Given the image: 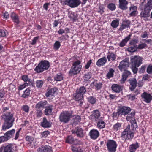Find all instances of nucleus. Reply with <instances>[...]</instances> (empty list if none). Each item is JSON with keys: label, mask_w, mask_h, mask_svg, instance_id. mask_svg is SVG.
<instances>
[{"label": "nucleus", "mask_w": 152, "mask_h": 152, "mask_svg": "<svg viewBox=\"0 0 152 152\" xmlns=\"http://www.w3.org/2000/svg\"><path fill=\"white\" fill-rule=\"evenodd\" d=\"M131 128V129L130 125L129 124L122 132L121 137L123 140L125 141H131L133 139L135 133V131L137 128Z\"/></svg>", "instance_id": "nucleus-1"}, {"label": "nucleus", "mask_w": 152, "mask_h": 152, "mask_svg": "<svg viewBox=\"0 0 152 152\" xmlns=\"http://www.w3.org/2000/svg\"><path fill=\"white\" fill-rule=\"evenodd\" d=\"M132 65L131 68L134 74L137 73L138 67L142 64V58L138 56H132L131 59Z\"/></svg>", "instance_id": "nucleus-2"}, {"label": "nucleus", "mask_w": 152, "mask_h": 152, "mask_svg": "<svg viewBox=\"0 0 152 152\" xmlns=\"http://www.w3.org/2000/svg\"><path fill=\"white\" fill-rule=\"evenodd\" d=\"M13 115H3L2 117L4 118V122L2 126V129L5 130L12 126L15 119Z\"/></svg>", "instance_id": "nucleus-3"}, {"label": "nucleus", "mask_w": 152, "mask_h": 152, "mask_svg": "<svg viewBox=\"0 0 152 152\" xmlns=\"http://www.w3.org/2000/svg\"><path fill=\"white\" fill-rule=\"evenodd\" d=\"M80 61L79 60L73 63L72 66L69 72L70 75H74L80 72L82 68V66L80 65Z\"/></svg>", "instance_id": "nucleus-4"}, {"label": "nucleus", "mask_w": 152, "mask_h": 152, "mask_svg": "<svg viewBox=\"0 0 152 152\" xmlns=\"http://www.w3.org/2000/svg\"><path fill=\"white\" fill-rule=\"evenodd\" d=\"M50 65L49 62L47 61H42L36 67L34 70L38 73L42 72L47 70Z\"/></svg>", "instance_id": "nucleus-5"}, {"label": "nucleus", "mask_w": 152, "mask_h": 152, "mask_svg": "<svg viewBox=\"0 0 152 152\" xmlns=\"http://www.w3.org/2000/svg\"><path fill=\"white\" fill-rule=\"evenodd\" d=\"M60 2L63 5H66L71 8L77 7L81 3L80 0H60Z\"/></svg>", "instance_id": "nucleus-6"}, {"label": "nucleus", "mask_w": 152, "mask_h": 152, "mask_svg": "<svg viewBox=\"0 0 152 152\" xmlns=\"http://www.w3.org/2000/svg\"><path fill=\"white\" fill-rule=\"evenodd\" d=\"M15 130L13 129L7 132L4 134V136L0 137V144L1 142L7 141L10 138H13Z\"/></svg>", "instance_id": "nucleus-7"}, {"label": "nucleus", "mask_w": 152, "mask_h": 152, "mask_svg": "<svg viewBox=\"0 0 152 152\" xmlns=\"http://www.w3.org/2000/svg\"><path fill=\"white\" fill-rule=\"evenodd\" d=\"M106 146L108 152H115L117 146L116 142L113 140H108Z\"/></svg>", "instance_id": "nucleus-8"}, {"label": "nucleus", "mask_w": 152, "mask_h": 152, "mask_svg": "<svg viewBox=\"0 0 152 152\" xmlns=\"http://www.w3.org/2000/svg\"><path fill=\"white\" fill-rule=\"evenodd\" d=\"M129 59L125 58L120 62L118 68L121 71H122L129 67Z\"/></svg>", "instance_id": "nucleus-9"}, {"label": "nucleus", "mask_w": 152, "mask_h": 152, "mask_svg": "<svg viewBox=\"0 0 152 152\" xmlns=\"http://www.w3.org/2000/svg\"><path fill=\"white\" fill-rule=\"evenodd\" d=\"M71 132L72 134H76L78 137L82 138L84 136L83 129L80 127L77 126L73 129L71 130Z\"/></svg>", "instance_id": "nucleus-10"}, {"label": "nucleus", "mask_w": 152, "mask_h": 152, "mask_svg": "<svg viewBox=\"0 0 152 152\" xmlns=\"http://www.w3.org/2000/svg\"><path fill=\"white\" fill-rule=\"evenodd\" d=\"M126 116V120L131 123V127L133 128H137V125L136 120L135 119V115H128Z\"/></svg>", "instance_id": "nucleus-11"}, {"label": "nucleus", "mask_w": 152, "mask_h": 152, "mask_svg": "<svg viewBox=\"0 0 152 152\" xmlns=\"http://www.w3.org/2000/svg\"><path fill=\"white\" fill-rule=\"evenodd\" d=\"M88 135L91 139L94 140L97 139L99 137L100 133L99 131L97 129H93L90 131Z\"/></svg>", "instance_id": "nucleus-12"}, {"label": "nucleus", "mask_w": 152, "mask_h": 152, "mask_svg": "<svg viewBox=\"0 0 152 152\" xmlns=\"http://www.w3.org/2000/svg\"><path fill=\"white\" fill-rule=\"evenodd\" d=\"M47 104V102L46 101H42L37 103L36 106V109L37 111V113L38 114L41 113L42 112L41 110H40V109L41 108H44Z\"/></svg>", "instance_id": "nucleus-13"}, {"label": "nucleus", "mask_w": 152, "mask_h": 152, "mask_svg": "<svg viewBox=\"0 0 152 152\" xmlns=\"http://www.w3.org/2000/svg\"><path fill=\"white\" fill-rule=\"evenodd\" d=\"M132 110V109L129 107L123 106L119 107L118 109V114H128Z\"/></svg>", "instance_id": "nucleus-14"}, {"label": "nucleus", "mask_w": 152, "mask_h": 152, "mask_svg": "<svg viewBox=\"0 0 152 152\" xmlns=\"http://www.w3.org/2000/svg\"><path fill=\"white\" fill-rule=\"evenodd\" d=\"M141 96L143 100L147 103H150L152 99L151 95L146 92H144L142 93Z\"/></svg>", "instance_id": "nucleus-15"}, {"label": "nucleus", "mask_w": 152, "mask_h": 152, "mask_svg": "<svg viewBox=\"0 0 152 152\" xmlns=\"http://www.w3.org/2000/svg\"><path fill=\"white\" fill-rule=\"evenodd\" d=\"M38 152H52V148L48 145L41 146L37 149Z\"/></svg>", "instance_id": "nucleus-16"}, {"label": "nucleus", "mask_w": 152, "mask_h": 152, "mask_svg": "<svg viewBox=\"0 0 152 152\" xmlns=\"http://www.w3.org/2000/svg\"><path fill=\"white\" fill-rule=\"evenodd\" d=\"M41 126L44 128H50L51 126L52 123L48 121L47 118L44 117L43 118L42 121L41 122Z\"/></svg>", "instance_id": "nucleus-17"}, {"label": "nucleus", "mask_w": 152, "mask_h": 152, "mask_svg": "<svg viewBox=\"0 0 152 152\" xmlns=\"http://www.w3.org/2000/svg\"><path fill=\"white\" fill-rule=\"evenodd\" d=\"M119 7L121 10H126L128 9V2L126 0H119Z\"/></svg>", "instance_id": "nucleus-18"}, {"label": "nucleus", "mask_w": 152, "mask_h": 152, "mask_svg": "<svg viewBox=\"0 0 152 152\" xmlns=\"http://www.w3.org/2000/svg\"><path fill=\"white\" fill-rule=\"evenodd\" d=\"M72 115H60V121L65 123H67L69 121Z\"/></svg>", "instance_id": "nucleus-19"}, {"label": "nucleus", "mask_w": 152, "mask_h": 152, "mask_svg": "<svg viewBox=\"0 0 152 152\" xmlns=\"http://www.w3.org/2000/svg\"><path fill=\"white\" fill-rule=\"evenodd\" d=\"M127 81L129 83L131 87L129 88L131 91H133L137 86V81L135 78L130 79L128 80Z\"/></svg>", "instance_id": "nucleus-20"}, {"label": "nucleus", "mask_w": 152, "mask_h": 152, "mask_svg": "<svg viewBox=\"0 0 152 152\" xmlns=\"http://www.w3.org/2000/svg\"><path fill=\"white\" fill-rule=\"evenodd\" d=\"M139 147V143L138 142H136L129 145V151L130 152H135Z\"/></svg>", "instance_id": "nucleus-21"}, {"label": "nucleus", "mask_w": 152, "mask_h": 152, "mask_svg": "<svg viewBox=\"0 0 152 152\" xmlns=\"http://www.w3.org/2000/svg\"><path fill=\"white\" fill-rule=\"evenodd\" d=\"M57 91L56 88H51L48 90V91L45 94V96L47 97H51V98L53 97V94Z\"/></svg>", "instance_id": "nucleus-22"}, {"label": "nucleus", "mask_w": 152, "mask_h": 152, "mask_svg": "<svg viewBox=\"0 0 152 152\" xmlns=\"http://www.w3.org/2000/svg\"><path fill=\"white\" fill-rule=\"evenodd\" d=\"M144 11H142L140 14L141 17L146 18L148 17L149 15L150 12L151 10L145 8L144 7Z\"/></svg>", "instance_id": "nucleus-23"}, {"label": "nucleus", "mask_w": 152, "mask_h": 152, "mask_svg": "<svg viewBox=\"0 0 152 152\" xmlns=\"http://www.w3.org/2000/svg\"><path fill=\"white\" fill-rule=\"evenodd\" d=\"M14 150L13 145L10 144L4 147L3 152H13Z\"/></svg>", "instance_id": "nucleus-24"}, {"label": "nucleus", "mask_w": 152, "mask_h": 152, "mask_svg": "<svg viewBox=\"0 0 152 152\" xmlns=\"http://www.w3.org/2000/svg\"><path fill=\"white\" fill-rule=\"evenodd\" d=\"M130 16H133L135 15L137 10V7L134 5H132L129 8Z\"/></svg>", "instance_id": "nucleus-25"}, {"label": "nucleus", "mask_w": 152, "mask_h": 152, "mask_svg": "<svg viewBox=\"0 0 152 152\" xmlns=\"http://www.w3.org/2000/svg\"><path fill=\"white\" fill-rule=\"evenodd\" d=\"M107 60L106 57H102L99 59L96 63V65L98 66H101L104 65L107 62Z\"/></svg>", "instance_id": "nucleus-26"}, {"label": "nucleus", "mask_w": 152, "mask_h": 152, "mask_svg": "<svg viewBox=\"0 0 152 152\" xmlns=\"http://www.w3.org/2000/svg\"><path fill=\"white\" fill-rule=\"evenodd\" d=\"M107 58L109 61H113L116 58V56L113 53H109L107 56Z\"/></svg>", "instance_id": "nucleus-27"}, {"label": "nucleus", "mask_w": 152, "mask_h": 152, "mask_svg": "<svg viewBox=\"0 0 152 152\" xmlns=\"http://www.w3.org/2000/svg\"><path fill=\"white\" fill-rule=\"evenodd\" d=\"M92 84H93L94 86L95 87V88L96 90H99L100 89L102 86V84L101 83L98 82L97 80H95L93 82Z\"/></svg>", "instance_id": "nucleus-28"}, {"label": "nucleus", "mask_w": 152, "mask_h": 152, "mask_svg": "<svg viewBox=\"0 0 152 152\" xmlns=\"http://www.w3.org/2000/svg\"><path fill=\"white\" fill-rule=\"evenodd\" d=\"M22 79L24 82H25V85H30L31 84L30 79L28 78L27 75H23L22 77Z\"/></svg>", "instance_id": "nucleus-29"}, {"label": "nucleus", "mask_w": 152, "mask_h": 152, "mask_svg": "<svg viewBox=\"0 0 152 152\" xmlns=\"http://www.w3.org/2000/svg\"><path fill=\"white\" fill-rule=\"evenodd\" d=\"M131 35H129L127 36L125 39H123L120 43L119 45L121 47H123L126 44L129 40L130 38Z\"/></svg>", "instance_id": "nucleus-30"}, {"label": "nucleus", "mask_w": 152, "mask_h": 152, "mask_svg": "<svg viewBox=\"0 0 152 152\" xmlns=\"http://www.w3.org/2000/svg\"><path fill=\"white\" fill-rule=\"evenodd\" d=\"M111 88L116 93L119 92L121 90V87L116 84L113 85L111 87Z\"/></svg>", "instance_id": "nucleus-31"}, {"label": "nucleus", "mask_w": 152, "mask_h": 152, "mask_svg": "<svg viewBox=\"0 0 152 152\" xmlns=\"http://www.w3.org/2000/svg\"><path fill=\"white\" fill-rule=\"evenodd\" d=\"M105 123L102 120L99 119L97 123V126L99 129H101L105 127Z\"/></svg>", "instance_id": "nucleus-32"}, {"label": "nucleus", "mask_w": 152, "mask_h": 152, "mask_svg": "<svg viewBox=\"0 0 152 152\" xmlns=\"http://www.w3.org/2000/svg\"><path fill=\"white\" fill-rule=\"evenodd\" d=\"M71 149L73 152H83V150L80 146L76 147L72 146H71Z\"/></svg>", "instance_id": "nucleus-33"}, {"label": "nucleus", "mask_w": 152, "mask_h": 152, "mask_svg": "<svg viewBox=\"0 0 152 152\" xmlns=\"http://www.w3.org/2000/svg\"><path fill=\"white\" fill-rule=\"evenodd\" d=\"M53 110V106L52 105H50L47 106L44 110L45 114H49L51 113Z\"/></svg>", "instance_id": "nucleus-34"}, {"label": "nucleus", "mask_w": 152, "mask_h": 152, "mask_svg": "<svg viewBox=\"0 0 152 152\" xmlns=\"http://www.w3.org/2000/svg\"><path fill=\"white\" fill-rule=\"evenodd\" d=\"M144 7L151 10L152 9V0H147V3L144 5Z\"/></svg>", "instance_id": "nucleus-35"}, {"label": "nucleus", "mask_w": 152, "mask_h": 152, "mask_svg": "<svg viewBox=\"0 0 152 152\" xmlns=\"http://www.w3.org/2000/svg\"><path fill=\"white\" fill-rule=\"evenodd\" d=\"M81 120L80 116L77 115L74 118V121L73 123L74 124L76 125L78 124L80 122Z\"/></svg>", "instance_id": "nucleus-36"}, {"label": "nucleus", "mask_w": 152, "mask_h": 152, "mask_svg": "<svg viewBox=\"0 0 152 152\" xmlns=\"http://www.w3.org/2000/svg\"><path fill=\"white\" fill-rule=\"evenodd\" d=\"M119 20L118 19L113 20L111 24V26L113 28H117L119 25Z\"/></svg>", "instance_id": "nucleus-37"}, {"label": "nucleus", "mask_w": 152, "mask_h": 152, "mask_svg": "<svg viewBox=\"0 0 152 152\" xmlns=\"http://www.w3.org/2000/svg\"><path fill=\"white\" fill-rule=\"evenodd\" d=\"M86 92V90L84 86L81 87L79 89H78L76 90V92L77 93H79L83 95Z\"/></svg>", "instance_id": "nucleus-38"}, {"label": "nucleus", "mask_w": 152, "mask_h": 152, "mask_svg": "<svg viewBox=\"0 0 152 152\" xmlns=\"http://www.w3.org/2000/svg\"><path fill=\"white\" fill-rule=\"evenodd\" d=\"M11 17L14 21L17 24L19 23V20L18 16L15 13H12L11 15Z\"/></svg>", "instance_id": "nucleus-39"}, {"label": "nucleus", "mask_w": 152, "mask_h": 152, "mask_svg": "<svg viewBox=\"0 0 152 152\" xmlns=\"http://www.w3.org/2000/svg\"><path fill=\"white\" fill-rule=\"evenodd\" d=\"M44 81L42 80H37L35 83L36 86L39 88H41L44 84Z\"/></svg>", "instance_id": "nucleus-40"}, {"label": "nucleus", "mask_w": 152, "mask_h": 152, "mask_svg": "<svg viewBox=\"0 0 152 152\" xmlns=\"http://www.w3.org/2000/svg\"><path fill=\"white\" fill-rule=\"evenodd\" d=\"M114 72V70L112 68H110L109 71L106 75V77L108 79L112 77L113 76V73Z\"/></svg>", "instance_id": "nucleus-41"}, {"label": "nucleus", "mask_w": 152, "mask_h": 152, "mask_svg": "<svg viewBox=\"0 0 152 152\" xmlns=\"http://www.w3.org/2000/svg\"><path fill=\"white\" fill-rule=\"evenodd\" d=\"M54 78L55 80L57 81H61L63 79L62 75L61 73L57 74Z\"/></svg>", "instance_id": "nucleus-42"}, {"label": "nucleus", "mask_w": 152, "mask_h": 152, "mask_svg": "<svg viewBox=\"0 0 152 152\" xmlns=\"http://www.w3.org/2000/svg\"><path fill=\"white\" fill-rule=\"evenodd\" d=\"M74 138L71 136H68L66 139V142L70 144L73 143Z\"/></svg>", "instance_id": "nucleus-43"}, {"label": "nucleus", "mask_w": 152, "mask_h": 152, "mask_svg": "<svg viewBox=\"0 0 152 152\" xmlns=\"http://www.w3.org/2000/svg\"><path fill=\"white\" fill-rule=\"evenodd\" d=\"M61 46V43L60 42L56 41L53 45V48L54 50L58 49Z\"/></svg>", "instance_id": "nucleus-44"}, {"label": "nucleus", "mask_w": 152, "mask_h": 152, "mask_svg": "<svg viewBox=\"0 0 152 152\" xmlns=\"http://www.w3.org/2000/svg\"><path fill=\"white\" fill-rule=\"evenodd\" d=\"M138 40L136 39H132L130 42L129 44L130 45H133L137 48V45H136L138 42Z\"/></svg>", "instance_id": "nucleus-45"}, {"label": "nucleus", "mask_w": 152, "mask_h": 152, "mask_svg": "<svg viewBox=\"0 0 152 152\" xmlns=\"http://www.w3.org/2000/svg\"><path fill=\"white\" fill-rule=\"evenodd\" d=\"M121 126V124L119 123L115 124L113 126V130L117 131L119 130Z\"/></svg>", "instance_id": "nucleus-46"}, {"label": "nucleus", "mask_w": 152, "mask_h": 152, "mask_svg": "<svg viewBox=\"0 0 152 152\" xmlns=\"http://www.w3.org/2000/svg\"><path fill=\"white\" fill-rule=\"evenodd\" d=\"M30 90L29 88H27L24 92V94L22 95V97L24 98L27 97L29 95Z\"/></svg>", "instance_id": "nucleus-47"}, {"label": "nucleus", "mask_w": 152, "mask_h": 152, "mask_svg": "<svg viewBox=\"0 0 152 152\" xmlns=\"http://www.w3.org/2000/svg\"><path fill=\"white\" fill-rule=\"evenodd\" d=\"M100 115H90L89 116V119L92 120H96L100 116Z\"/></svg>", "instance_id": "nucleus-48"}, {"label": "nucleus", "mask_w": 152, "mask_h": 152, "mask_svg": "<svg viewBox=\"0 0 152 152\" xmlns=\"http://www.w3.org/2000/svg\"><path fill=\"white\" fill-rule=\"evenodd\" d=\"M50 132L48 131H44L41 133V137L46 138L50 134Z\"/></svg>", "instance_id": "nucleus-49"}, {"label": "nucleus", "mask_w": 152, "mask_h": 152, "mask_svg": "<svg viewBox=\"0 0 152 152\" xmlns=\"http://www.w3.org/2000/svg\"><path fill=\"white\" fill-rule=\"evenodd\" d=\"M108 8L111 11H114L116 9L115 4L113 3H111L108 4L107 6Z\"/></svg>", "instance_id": "nucleus-50"}, {"label": "nucleus", "mask_w": 152, "mask_h": 152, "mask_svg": "<svg viewBox=\"0 0 152 152\" xmlns=\"http://www.w3.org/2000/svg\"><path fill=\"white\" fill-rule=\"evenodd\" d=\"M83 99V95L79 93L76 92V95L75 96V99L76 101H78L81 100Z\"/></svg>", "instance_id": "nucleus-51"}, {"label": "nucleus", "mask_w": 152, "mask_h": 152, "mask_svg": "<svg viewBox=\"0 0 152 152\" xmlns=\"http://www.w3.org/2000/svg\"><path fill=\"white\" fill-rule=\"evenodd\" d=\"M124 71V72L122 75L127 79L128 77L130 75L131 72L130 71L127 70H125Z\"/></svg>", "instance_id": "nucleus-52"}, {"label": "nucleus", "mask_w": 152, "mask_h": 152, "mask_svg": "<svg viewBox=\"0 0 152 152\" xmlns=\"http://www.w3.org/2000/svg\"><path fill=\"white\" fill-rule=\"evenodd\" d=\"M91 72H88L87 74H86L83 77V78L84 80L88 81L90 78H91Z\"/></svg>", "instance_id": "nucleus-53"}, {"label": "nucleus", "mask_w": 152, "mask_h": 152, "mask_svg": "<svg viewBox=\"0 0 152 152\" xmlns=\"http://www.w3.org/2000/svg\"><path fill=\"white\" fill-rule=\"evenodd\" d=\"M88 101L91 104H93L96 102V99L93 96H90L88 98Z\"/></svg>", "instance_id": "nucleus-54"}, {"label": "nucleus", "mask_w": 152, "mask_h": 152, "mask_svg": "<svg viewBox=\"0 0 152 152\" xmlns=\"http://www.w3.org/2000/svg\"><path fill=\"white\" fill-rule=\"evenodd\" d=\"M147 46V45L145 43H142L140 44L137 46V49H142L145 48Z\"/></svg>", "instance_id": "nucleus-55"}, {"label": "nucleus", "mask_w": 152, "mask_h": 152, "mask_svg": "<svg viewBox=\"0 0 152 152\" xmlns=\"http://www.w3.org/2000/svg\"><path fill=\"white\" fill-rule=\"evenodd\" d=\"M136 49H137V48H135L133 46L127 48L128 51L129 52H135L136 50Z\"/></svg>", "instance_id": "nucleus-56"}, {"label": "nucleus", "mask_w": 152, "mask_h": 152, "mask_svg": "<svg viewBox=\"0 0 152 152\" xmlns=\"http://www.w3.org/2000/svg\"><path fill=\"white\" fill-rule=\"evenodd\" d=\"M130 23L129 21L126 20L123 21L122 23L128 28L129 27Z\"/></svg>", "instance_id": "nucleus-57"}, {"label": "nucleus", "mask_w": 152, "mask_h": 152, "mask_svg": "<svg viewBox=\"0 0 152 152\" xmlns=\"http://www.w3.org/2000/svg\"><path fill=\"white\" fill-rule=\"evenodd\" d=\"M29 107L27 105H23L22 107L23 110L25 111L26 113L28 112L29 111Z\"/></svg>", "instance_id": "nucleus-58"}, {"label": "nucleus", "mask_w": 152, "mask_h": 152, "mask_svg": "<svg viewBox=\"0 0 152 152\" xmlns=\"http://www.w3.org/2000/svg\"><path fill=\"white\" fill-rule=\"evenodd\" d=\"M147 72L149 74L152 73V65H149L147 69Z\"/></svg>", "instance_id": "nucleus-59"}, {"label": "nucleus", "mask_w": 152, "mask_h": 152, "mask_svg": "<svg viewBox=\"0 0 152 152\" xmlns=\"http://www.w3.org/2000/svg\"><path fill=\"white\" fill-rule=\"evenodd\" d=\"M6 32L3 30H0V37H4L6 36Z\"/></svg>", "instance_id": "nucleus-60"}, {"label": "nucleus", "mask_w": 152, "mask_h": 152, "mask_svg": "<svg viewBox=\"0 0 152 152\" xmlns=\"http://www.w3.org/2000/svg\"><path fill=\"white\" fill-rule=\"evenodd\" d=\"M21 128H20L16 132V134H15V137L14 138V139L15 140H17V139L19 137V133H20V130H21Z\"/></svg>", "instance_id": "nucleus-61"}, {"label": "nucleus", "mask_w": 152, "mask_h": 152, "mask_svg": "<svg viewBox=\"0 0 152 152\" xmlns=\"http://www.w3.org/2000/svg\"><path fill=\"white\" fill-rule=\"evenodd\" d=\"M129 99L131 100H134L135 98V95H132L131 94L127 96Z\"/></svg>", "instance_id": "nucleus-62"}, {"label": "nucleus", "mask_w": 152, "mask_h": 152, "mask_svg": "<svg viewBox=\"0 0 152 152\" xmlns=\"http://www.w3.org/2000/svg\"><path fill=\"white\" fill-rule=\"evenodd\" d=\"M80 140L77 139H74L73 142V144L76 145L77 144H80Z\"/></svg>", "instance_id": "nucleus-63"}, {"label": "nucleus", "mask_w": 152, "mask_h": 152, "mask_svg": "<svg viewBox=\"0 0 152 152\" xmlns=\"http://www.w3.org/2000/svg\"><path fill=\"white\" fill-rule=\"evenodd\" d=\"M92 62V61L91 60H90L88 61L87 64L85 66V68L86 69H88L90 66V65Z\"/></svg>", "instance_id": "nucleus-64"}]
</instances>
